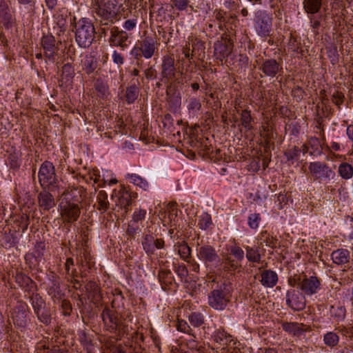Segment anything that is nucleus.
<instances>
[{"instance_id": "nucleus-1", "label": "nucleus", "mask_w": 353, "mask_h": 353, "mask_svg": "<svg viewBox=\"0 0 353 353\" xmlns=\"http://www.w3.org/2000/svg\"><path fill=\"white\" fill-rule=\"evenodd\" d=\"M75 192H67L61 198L59 205L62 219L67 222L77 221L80 214L79 201L74 195Z\"/></svg>"}, {"instance_id": "nucleus-2", "label": "nucleus", "mask_w": 353, "mask_h": 353, "mask_svg": "<svg viewBox=\"0 0 353 353\" xmlns=\"http://www.w3.org/2000/svg\"><path fill=\"white\" fill-rule=\"evenodd\" d=\"M75 40L81 48L89 47L94 39L95 29L88 18H81L75 23Z\"/></svg>"}, {"instance_id": "nucleus-3", "label": "nucleus", "mask_w": 353, "mask_h": 353, "mask_svg": "<svg viewBox=\"0 0 353 353\" xmlns=\"http://www.w3.org/2000/svg\"><path fill=\"white\" fill-rule=\"evenodd\" d=\"M124 0H94L93 9L96 15L101 20H112L116 17Z\"/></svg>"}, {"instance_id": "nucleus-4", "label": "nucleus", "mask_w": 353, "mask_h": 353, "mask_svg": "<svg viewBox=\"0 0 353 353\" xmlns=\"http://www.w3.org/2000/svg\"><path fill=\"white\" fill-rule=\"evenodd\" d=\"M39 181L44 188L53 189L56 187L57 179L52 163L46 161L41 165L39 172Z\"/></svg>"}, {"instance_id": "nucleus-5", "label": "nucleus", "mask_w": 353, "mask_h": 353, "mask_svg": "<svg viewBox=\"0 0 353 353\" xmlns=\"http://www.w3.org/2000/svg\"><path fill=\"white\" fill-rule=\"evenodd\" d=\"M199 259L207 266H216L220 263L221 259L214 248L210 245H202L196 249Z\"/></svg>"}, {"instance_id": "nucleus-6", "label": "nucleus", "mask_w": 353, "mask_h": 353, "mask_svg": "<svg viewBox=\"0 0 353 353\" xmlns=\"http://www.w3.org/2000/svg\"><path fill=\"white\" fill-rule=\"evenodd\" d=\"M254 30L261 37H267L272 30V19L269 15L263 11H259L256 14Z\"/></svg>"}, {"instance_id": "nucleus-7", "label": "nucleus", "mask_w": 353, "mask_h": 353, "mask_svg": "<svg viewBox=\"0 0 353 353\" xmlns=\"http://www.w3.org/2000/svg\"><path fill=\"white\" fill-rule=\"evenodd\" d=\"M111 199L114 201L116 206L121 209H125L131 204V195L123 186L119 190H113Z\"/></svg>"}, {"instance_id": "nucleus-8", "label": "nucleus", "mask_w": 353, "mask_h": 353, "mask_svg": "<svg viewBox=\"0 0 353 353\" xmlns=\"http://www.w3.org/2000/svg\"><path fill=\"white\" fill-rule=\"evenodd\" d=\"M299 288L307 296L317 293L320 289V283L316 277L310 276L305 278L299 283Z\"/></svg>"}, {"instance_id": "nucleus-9", "label": "nucleus", "mask_w": 353, "mask_h": 353, "mask_svg": "<svg viewBox=\"0 0 353 353\" xmlns=\"http://www.w3.org/2000/svg\"><path fill=\"white\" fill-rule=\"evenodd\" d=\"M228 301V300L224 292L219 290L212 291L208 297L210 305L217 310H223L226 307Z\"/></svg>"}, {"instance_id": "nucleus-10", "label": "nucleus", "mask_w": 353, "mask_h": 353, "mask_svg": "<svg viewBox=\"0 0 353 353\" xmlns=\"http://www.w3.org/2000/svg\"><path fill=\"white\" fill-rule=\"evenodd\" d=\"M157 40L152 37H145L140 43L139 50L145 59L151 58L157 48Z\"/></svg>"}, {"instance_id": "nucleus-11", "label": "nucleus", "mask_w": 353, "mask_h": 353, "mask_svg": "<svg viewBox=\"0 0 353 353\" xmlns=\"http://www.w3.org/2000/svg\"><path fill=\"white\" fill-rule=\"evenodd\" d=\"M286 303L294 310H301L305 307L304 296L295 290H290L286 293Z\"/></svg>"}, {"instance_id": "nucleus-12", "label": "nucleus", "mask_w": 353, "mask_h": 353, "mask_svg": "<svg viewBox=\"0 0 353 353\" xmlns=\"http://www.w3.org/2000/svg\"><path fill=\"white\" fill-rule=\"evenodd\" d=\"M74 77V70L70 63H65L61 70L60 77V86L65 90L72 88V81Z\"/></svg>"}, {"instance_id": "nucleus-13", "label": "nucleus", "mask_w": 353, "mask_h": 353, "mask_svg": "<svg viewBox=\"0 0 353 353\" xmlns=\"http://www.w3.org/2000/svg\"><path fill=\"white\" fill-rule=\"evenodd\" d=\"M311 173L316 178H328L332 174V170L325 164L315 161L309 165Z\"/></svg>"}, {"instance_id": "nucleus-14", "label": "nucleus", "mask_w": 353, "mask_h": 353, "mask_svg": "<svg viewBox=\"0 0 353 353\" xmlns=\"http://www.w3.org/2000/svg\"><path fill=\"white\" fill-rule=\"evenodd\" d=\"M331 257L334 263L343 265L348 262L350 252L346 249H339L332 253Z\"/></svg>"}, {"instance_id": "nucleus-15", "label": "nucleus", "mask_w": 353, "mask_h": 353, "mask_svg": "<svg viewBox=\"0 0 353 353\" xmlns=\"http://www.w3.org/2000/svg\"><path fill=\"white\" fill-rule=\"evenodd\" d=\"M278 281V276L275 272L266 270L261 274V282L262 285L267 288H272Z\"/></svg>"}, {"instance_id": "nucleus-16", "label": "nucleus", "mask_w": 353, "mask_h": 353, "mask_svg": "<svg viewBox=\"0 0 353 353\" xmlns=\"http://www.w3.org/2000/svg\"><path fill=\"white\" fill-rule=\"evenodd\" d=\"M39 203L44 210H49L55 205L53 196L48 192H42L39 195Z\"/></svg>"}, {"instance_id": "nucleus-17", "label": "nucleus", "mask_w": 353, "mask_h": 353, "mask_svg": "<svg viewBox=\"0 0 353 353\" xmlns=\"http://www.w3.org/2000/svg\"><path fill=\"white\" fill-rule=\"evenodd\" d=\"M54 40L52 36L43 37L41 39V45L45 52V54L49 59L53 56L54 50Z\"/></svg>"}, {"instance_id": "nucleus-18", "label": "nucleus", "mask_w": 353, "mask_h": 353, "mask_svg": "<svg viewBox=\"0 0 353 353\" xmlns=\"http://www.w3.org/2000/svg\"><path fill=\"white\" fill-rule=\"evenodd\" d=\"M126 177L130 183L146 191L149 189L150 185L147 180L137 174H128Z\"/></svg>"}, {"instance_id": "nucleus-19", "label": "nucleus", "mask_w": 353, "mask_h": 353, "mask_svg": "<svg viewBox=\"0 0 353 353\" xmlns=\"http://www.w3.org/2000/svg\"><path fill=\"white\" fill-rule=\"evenodd\" d=\"M174 61L172 59L166 57L163 59L162 64V73L164 77L171 79L174 74Z\"/></svg>"}, {"instance_id": "nucleus-20", "label": "nucleus", "mask_w": 353, "mask_h": 353, "mask_svg": "<svg viewBox=\"0 0 353 353\" xmlns=\"http://www.w3.org/2000/svg\"><path fill=\"white\" fill-rule=\"evenodd\" d=\"M282 327L285 332L293 335H299L304 331L302 324L298 323H283Z\"/></svg>"}, {"instance_id": "nucleus-21", "label": "nucleus", "mask_w": 353, "mask_h": 353, "mask_svg": "<svg viewBox=\"0 0 353 353\" xmlns=\"http://www.w3.org/2000/svg\"><path fill=\"white\" fill-rule=\"evenodd\" d=\"M252 117L250 113L248 110H243L241 113V124L245 129V131L248 133L247 136H252L253 126L251 125Z\"/></svg>"}, {"instance_id": "nucleus-22", "label": "nucleus", "mask_w": 353, "mask_h": 353, "mask_svg": "<svg viewBox=\"0 0 353 353\" xmlns=\"http://www.w3.org/2000/svg\"><path fill=\"white\" fill-rule=\"evenodd\" d=\"M128 36L123 31H114L110 37L111 45L114 46H123V43L127 40Z\"/></svg>"}, {"instance_id": "nucleus-23", "label": "nucleus", "mask_w": 353, "mask_h": 353, "mask_svg": "<svg viewBox=\"0 0 353 353\" xmlns=\"http://www.w3.org/2000/svg\"><path fill=\"white\" fill-rule=\"evenodd\" d=\"M143 247L148 254H152L155 249H161L160 245H156L154 238L151 235H146L143 241Z\"/></svg>"}, {"instance_id": "nucleus-24", "label": "nucleus", "mask_w": 353, "mask_h": 353, "mask_svg": "<svg viewBox=\"0 0 353 353\" xmlns=\"http://www.w3.org/2000/svg\"><path fill=\"white\" fill-rule=\"evenodd\" d=\"M98 206L97 209L101 212H105L108 209L109 202L108 201V194L106 192L101 190L98 193L97 197Z\"/></svg>"}, {"instance_id": "nucleus-25", "label": "nucleus", "mask_w": 353, "mask_h": 353, "mask_svg": "<svg viewBox=\"0 0 353 353\" xmlns=\"http://www.w3.org/2000/svg\"><path fill=\"white\" fill-rule=\"evenodd\" d=\"M82 69L88 74L92 72L97 68V62L92 56H85L81 60Z\"/></svg>"}, {"instance_id": "nucleus-26", "label": "nucleus", "mask_w": 353, "mask_h": 353, "mask_svg": "<svg viewBox=\"0 0 353 353\" xmlns=\"http://www.w3.org/2000/svg\"><path fill=\"white\" fill-rule=\"evenodd\" d=\"M279 70V65L274 60L266 61L263 65V71L268 76H274Z\"/></svg>"}, {"instance_id": "nucleus-27", "label": "nucleus", "mask_w": 353, "mask_h": 353, "mask_svg": "<svg viewBox=\"0 0 353 353\" xmlns=\"http://www.w3.org/2000/svg\"><path fill=\"white\" fill-rule=\"evenodd\" d=\"M338 172L339 175L344 179H350L353 176V168L347 163H343L339 165Z\"/></svg>"}, {"instance_id": "nucleus-28", "label": "nucleus", "mask_w": 353, "mask_h": 353, "mask_svg": "<svg viewBox=\"0 0 353 353\" xmlns=\"http://www.w3.org/2000/svg\"><path fill=\"white\" fill-rule=\"evenodd\" d=\"M100 176H101L104 183L109 186L116 184L118 182L114 174L110 170H102V173Z\"/></svg>"}, {"instance_id": "nucleus-29", "label": "nucleus", "mask_w": 353, "mask_h": 353, "mask_svg": "<svg viewBox=\"0 0 353 353\" xmlns=\"http://www.w3.org/2000/svg\"><path fill=\"white\" fill-rule=\"evenodd\" d=\"M246 258L249 261L257 263L261 260V255L256 248L245 247Z\"/></svg>"}, {"instance_id": "nucleus-30", "label": "nucleus", "mask_w": 353, "mask_h": 353, "mask_svg": "<svg viewBox=\"0 0 353 353\" xmlns=\"http://www.w3.org/2000/svg\"><path fill=\"white\" fill-rule=\"evenodd\" d=\"M339 341V337L334 332H328L323 336V341L325 344L329 347L336 346Z\"/></svg>"}, {"instance_id": "nucleus-31", "label": "nucleus", "mask_w": 353, "mask_h": 353, "mask_svg": "<svg viewBox=\"0 0 353 353\" xmlns=\"http://www.w3.org/2000/svg\"><path fill=\"white\" fill-rule=\"evenodd\" d=\"M321 0H305L304 8L307 12L316 13L321 7Z\"/></svg>"}, {"instance_id": "nucleus-32", "label": "nucleus", "mask_w": 353, "mask_h": 353, "mask_svg": "<svg viewBox=\"0 0 353 353\" xmlns=\"http://www.w3.org/2000/svg\"><path fill=\"white\" fill-rule=\"evenodd\" d=\"M212 224L211 216L205 212H203L198 218V225L201 230H206Z\"/></svg>"}, {"instance_id": "nucleus-33", "label": "nucleus", "mask_w": 353, "mask_h": 353, "mask_svg": "<svg viewBox=\"0 0 353 353\" xmlns=\"http://www.w3.org/2000/svg\"><path fill=\"white\" fill-rule=\"evenodd\" d=\"M95 88L101 97L106 98L109 95L108 87L103 81L97 80L95 83Z\"/></svg>"}, {"instance_id": "nucleus-34", "label": "nucleus", "mask_w": 353, "mask_h": 353, "mask_svg": "<svg viewBox=\"0 0 353 353\" xmlns=\"http://www.w3.org/2000/svg\"><path fill=\"white\" fill-rule=\"evenodd\" d=\"M214 340L221 345H225L232 341L230 336H227L223 331H218L213 335Z\"/></svg>"}, {"instance_id": "nucleus-35", "label": "nucleus", "mask_w": 353, "mask_h": 353, "mask_svg": "<svg viewBox=\"0 0 353 353\" xmlns=\"http://www.w3.org/2000/svg\"><path fill=\"white\" fill-rule=\"evenodd\" d=\"M175 250L178 252L180 256L186 260L190 255V248L185 243H180L175 245Z\"/></svg>"}, {"instance_id": "nucleus-36", "label": "nucleus", "mask_w": 353, "mask_h": 353, "mask_svg": "<svg viewBox=\"0 0 353 353\" xmlns=\"http://www.w3.org/2000/svg\"><path fill=\"white\" fill-rule=\"evenodd\" d=\"M12 318L14 324H16L17 326L23 327L26 325V319L23 312L20 310L18 312H14Z\"/></svg>"}, {"instance_id": "nucleus-37", "label": "nucleus", "mask_w": 353, "mask_h": 353, "mask_svg": "<svg viewBox=\"0 0 353 353\" xmlns=\"http://www.w3.org/2000/svg\"><path fill=\"white\" fill-rule=\"evenodd\" d=\"M190 324L194 327H199L203 323V316L199 313H192L189 316Z\"/></svg>"}, {"instance_id": "nucleus-38", "label": "nucleus", "mask_w": 353, "mask_h": 353, "mask_svg": "<svg viewBox=\"0 0 353 353\" xmlns=\"http://www.w3.org/2000/svg\"><path fill=\"white\" fill-rule=\"evenodd\" d=\"M214 51L219 57H225L228 55L229 50L226 46L221 42H217L214 44Z\"/></svg>"}, {"instance_id": "nucleus-39", "label": "nucleus", "mask_w": 353, "mask_h": 353, "mask_svg": "<svg viewBox=\"0 0 353 353\" xmlns=\"http://www.w3.org/2000/svg\"><path fill=\"white\" fill-rule=\"evenodd\" d=\"M260 221H261V216H260L259 214H257V213L251 214L248 216V223L249 227L251 229H254V230L257 229L259 226Z\"/></svg>"}, {"instance_id": "nucleus-40", "label": "nucleus", "mask_w": 353, "mask_h": 353, "mask_svg": "<svg viewBox=\"0 0 353 353\" xmlns=\"http://www.w3.org/2000/svg\"><path fill=\"white\" fill-rule=\"evenodd\" d=\"M138 97V89L135 86H131L127 88L126 100L128 103H133Z\"/></svg>"}, {"instance_id": "nucleus-41", "label": "nucleus", "mask_w": 353, "mask_h": 353, "mask_svg": "<svg viewBox=\"0 0 353 353\" xmlns=\"http://www.w3.org/2000/svg\"><path fill=\"white\" fill-rule=\"evenodd\" d=\"M201 108L200 102L196 99H191L188 105L189 113L192 116L195 115Z\"/></svg>"}, {"instance_id": "nucleus-42", "label": "nucleus", "mask_w": 353, "mask_h": 353, "mask_svg": "<svg viewBox=\"0 0 353 353\" xmlns=\"http://www.w3.org/2000/svg\"><path fill=\"white\" fill-rule=\"evenodd\" d=\"M177 214L176 211L174 209L169 211L167 216H165L163 220L164 225L170 223L171 225H175L177 222Z\"/></svg>"}, {"instance_id": "nucleus-43", "label": "nucleus", "mask_w": 353, "mask_h": 353, "mask_svg": "<svg viewBox=\"0 0 353 353\" xmlns=\"http://www.w3.org/2000/svg\"><path fill=\"white\" fill-rule=\"evenodd\" d=\"M331 314L334 316L337 321H341L345 317V310L342 307H334L331 309Z\"/></svg>"}, {"instance_id": "nucleus-44", "label": "nucleus", "mask_w": 353, "mask_h": 353, "mask_svg": "<svg viewBox=\"0 0 353 353\" xmlns=\"http://www.w3.org/2000/svg\"><path fill=\"white\" fill-rule=\"evenodd\" d=\"M232 255L239 261H242L244 259L243 250L238 246H232L230 248Z\"/></svg>"}, {"instance_id": "nucleus-45", "label": "nucleus", "mask_w": 353, "mask_h": 353, "mask_svg": "<svg viewBox=\"0 0 353 353\" xmlns=\"http://www.w3.org/2000/svg\"><path fill=\"white\" fill-rule=\"evenodd\" d=\"M176 328L179 331L184 333H188L190 331V326L186 321L183 320H179L176 324Z\"/></svg>"}, {"instance_id": "nucleus-46", "label": "nucleus", "mask_w": 353, "mask_h": 353, "mask_svg": "<svg viewBox=\"0 0 353 353\" xmlns=\"http://www.w3.org/2000/svg\"><path fill=\"white\" fill-rule=\"evenodd\" d=\"M188 0H174V6L179 10H185L188 6Z\"/></svg>"}, {"instance_id": "nucleus-47", "label": "nucleus", "mask_w": 353, "mask_h": 353, "mask_svg": "<svg viewBox=\"0 0 353 353\" xmlns=\"http://www.w3.org/2000/svg\"><path fill=\"white\" fill-rule=\"evenodd\" d=\"M137 19H128L124 22L123 28L125 30L130 31V30H133L137 26Z\"/></svg>"}, {"instance_id": "nucleus-48", "label": "nucleus", "mask_w": 353, "mask_h": 353, "mask_svg": "<svg viewBox=\"0 0 353 353\" xmlns=\"http://www.w3.org/2000/svg\"><path fill=\"white\" fill-rule=\"evenodd\" d=\"M112 60L113 62L117 65H122L123 63V57L118 53L116 50L113 51L112 53Z\"/></svg>"}, {"instance_id": "nucleus-49", "label": "nucleus", "mask_w": 353, "mask_h": 353, "mask_svg": "<svg viewBox=\"0 0 353 353\" xmlns=\"http://www.w3.org/2000/svg\"><path fill=\"white\" fill-rule=\"evenodd\" d=\"M146 214L145 210H140L139 211H136L133 215V221H139L145 218Z\"/></svg>"}, {"instance_id": "nucleus-50", "label": "nucleus", "mask_w": 353, "mask_h": 353, "mask_svg": "<svg viewBox=\"0 0 353 353\" xmlns=\"http://www.w3.org/2000/svg\"><path fill=\"white\" fill-rule=\"evenodd\" d=\"M48 293L54 299H60L61 298V293L58 290V288L57 286L50 288Z\"/></svg>"}, {"instance_id": "nucleus-51", "label": "nucleus", "mask_w": 353, "mask_h": 353, "mask_svg": "<svg viewBox=\"0 0 353 353\" xmlns=\"http://www.w3.org/2000/svg\"><path fill=\"white\" fill-rule=\"evenodd\" d=\"M8 14V7L4 2H1L0 4V17L6 19Z\"/></svg>"}, {"instance_id": "nucleus-52", "label": "nucleus", "mask_w": 353, "mask_h": 353, "mask_svg": "<svg viewBox=\"0 0 353 353\" xmlns=\"http://www.w3.org/2000/svg\"><path fill=\"white\" fill-rule=\"evenodd\" d=\"M102 318H103V321L105 323L108 320L110 323H115L113 317L111 316L109 310L103 311V312L102 314Z\"/></svg>"}, {"instance_id": "nucleus-53", "label": "nucleus", "mask_w": 353, "mask_h": 353, "mask_svg": "<svg viewBox=\"0 0 353 353\" xmlns=\"http://www.w3.org/2000/svg\"><path fill=\"white\" fill-rule=\"evenodd\" d=\"M346 133L349 139L353 141V125L347 126Z\"/></svg>"}, {"instance_id": "nucleus-54", "label": "nucleus", "mask_w": 353, "mask_h": 353, "mask_svg": "<svg viewBox=\"0 0 353 353\" xmlns=\"http://www.w3.org/2000/svg\"><path fill=\"white\" fill-rule=\"evenodd\" d=\"M342 7V1L341 0H334L332 3V9L336 10L340 9Z\"/></svg>"}, {"instance_id": "nucleus-55", "label": "nucleus", "mask_w": 353, "mask_h": 353, "mask_svg": "<svg viewBox=\"0 0 353 353\" xmlns=\"http://www.w3.org/2000/svg\"><path fill=\"white\" fill-rule=\"evenodd\" d=\"M329 56L331 58V61H332V64H334L336 62V61H337V56H336V52L334 50V51H330Z\"/></svg>"}, {"instance_id": "nucleus-56", "label": "nucleus", "mask_w": 353, "mask_h": 353, "mask_svg": "<svg viewBox=\"0 0 353 353\" xmlns=\"http://www.w3.org/2000/svg\"><path fill=\"white\" fill-rule=\"evenodd\" d=\"M28 217L26 215L22 216V222L23 224V228L26 229L28 227Z\"/></svg>"}, {"instance_id": "nucleus-57", "label": "nucleus", "mask_w": 353, "mask_h": 353, "mask_svg": "<svg viewBox=\"0 0 353 353\" xmlns=\"http://www.w3.org/2000/svg\"><path fill=\"white\" fill-rule=\"evenodd\" d=\"M331 148L336 151L340 150V145L338 143L333 142Z\"/></svg>"}, {"instance_id": "nucleus-58", "label": "nucleus", "mask_w": 353, "mask_h": 353, "mask_svg": "<svg viewBox=\"0 0 353 353\" xmlns=\"http://www.w3.org/2000/svg\"><path fill=\"white\" fill-rule=\"evenodd\" d=\"M57 0H46L47 5L50 8H52L55 3Z\"/></svg>"}, {"instance_id": "nucleus-59", "label": "nucleus", "mask_w": 353, "mask_h": 353, "mask_svg": "<svg viewBox=\"0 0 353 353\" xmlns=\"http://www.w3.org/2000/svg\"><path fill=\"white\" fill-rule=\"evenodd\" d=\"M177 271L179 272V274L181 276L186 275V270L184 268H182L181 270L179 269Z\"/></svg>"}, {"instance_id": "nucleus-60", "label": "nucleus", "mask_w": 353, "mask_h": 353, "mask_svg": "<svg viewBox=\"0 0 353 353\" xmlns=\"http://www.w3.org/2000/svg\"><path fill=\"white\" fill-rule=\"evenodd\" d=\"M18 1L21 4H28L32 1V0H18Z\"/></svg>"}, {"instance_id": "nucleus-61", "label": "nucleus", "mask_w": 353, "mask_h": 353, "mask_svg": "<svg viewBox=\"0 0 353 353\" xmlns=\"http://www.w3.org/2000/svg\"><path fill=\"white\" fill-rule=\"evenodd\" d=\"M156 241V245H160L161 248H163V243L160 241L159 240H155Z\"/></svg>"}, {"instance_id": "nucleus-62", "label": "nucleus", "mask_w": 353, "mask_h": 353, "mask_svg": "<svg viewBox=\"0 0 353 353\" xmlns=\"http://www.w3.org/2000/svg\"><path fill=\"white\" fill-rule=\"evenodd\" d=\"M265 353H277L274 350L270 349L265 352Z\"/></svg>"}, {"instance_id": "nucleus-63", "label": "nucleus", "mask_w": 353, "mask_h": 353, "mask_svg": "<svg viewBox=\"0 0 353 353\" xmlns=\"http://www.w3.org/2000/svg\"><path fill=\"white\" fill-rule=\"evenodd\" d=\"M36 253H37L36 257H39L42 254L41 252L39 250H37Z\"/></svg>"}, {"instance_id": "nucleus-64", "label": "nucleus", "mask_w": 353, "mask_h": 353, "mask_svg": "<svg viewBox=\"0 0 353 353\" xmlns=\"http://www.w3.org/2000/svg\"><path fill=\"white\" fill-rule=\"evenodd\" d=\"M125 147H128V148H130V147L132 146L131 144L128 142L125 143Z\"/></svg>"}]
</instances>
